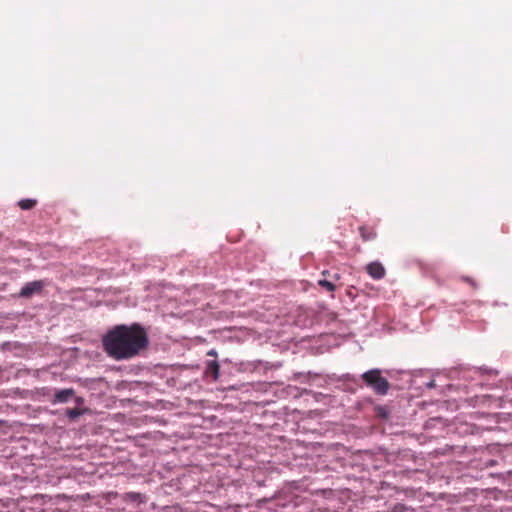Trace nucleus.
Here are the masks:
<instances>
[{"label": "nucleus", "instance_id": "obj_1", "mask_svg": "<svg viewBox=\"0 0 512 512\" xmlns=\"http://www.w3.org/2000/svg\"><path fill=\"white\" fill-rule=\"evenodd\" d=\"M149 345L146 330L138 323L116 325L102 338L105 353L116 361L132 359Z\"/></svg>", "mask_w": 512, "mask_h": 512}, {"label": "nucleus", "instance_id": "obj_2", "mask_svg": "<svg viewBox=\"0 0 512 512\" xmlns=\"http://www.w3.org/2000/svg\"><path fill=\"white\" fill-rule=\"evenodd\" d=\"M365 384L377 395H386L390 389L389 381L381 376L380 369H371L362 374Z\"/></svg>", "mask_w": 512, "mask_h": 512}, {"label": "nucleus", "instance_id": "obj_3", "mask_svg": "<svg viewBox=\"0 0 512 512\" xmlns=\"http://www.w3.org/2000/svg\"><path fill=\"white\" fill-rule=\"evenodd\" d=\"M66 403L74 402L75 407H68L66 409V416L71 420H75L78 416L89 412V409L84 406V399L75 395L71 389H66Z\"/></svg>", "mask_w": 512, "mask_h": 512}, {"label": "nucleus", "instance_id": "obj_4", "mask_svg": "<svg viewBox=\"0 0 512 512\" xmlns=\"http://www.w3.org/2000/svg\"><path fill=\"white\" fill-rule=\"evenodd\" d=\"M43 282L42 281H32L26 283L19 292V297L21 298H30L34 294H39L42 292Z\"/></svg>", "mask_w": 512, "mask_h": 512}, {"label": "nucleus", "instance_id": "obj_5", "mask_svg": "<svg viewBox=\"0 0 512 512\" xmlns=\"http://www.w3.org/2000/svg\"><path fill=\"white\" fill-rule=\"evenodd\" d=\"M367 273L375 280L384 278L386 271L380 262H371L366 266Z\"/></svg>", "mask_w": 512, "mask_h": 512}, {"label": "nucleus", "instance_id": "obj_6", "mask_svg": "<svg viewBox=\"0 0 512 512\" xmlns=\"http://www.w3.org/2000/svg\"><path fill=\"white\" fill-rule=\"evenodd\" d=\"M220 365L216 360H210L206 363L205 375L212 376L213 380L216 381L219 378Z\"/></svg>", "mask_w": 512, "mask_h": 512}, {"label": "nucleus", "instance_id": "obj_7", "mask_svg": "<svg viewBox=\"0 0 512 512\" xmlns=\"http://www.w3.org/2000/svg\"><path fill=\"white\" fill-rule=\"evenodd\" d=\"M359 232L363 241H372L377 236L375 229L368 226H360Z\"/></svg>", "mask_w": 512, "mask_h": 512}, {"label": "nucleus", "instance_id": "obj_8", "mask_svg": "<svg viewBox=\"0 0 512 512\" xmlns=\"http://www.w3.org/2000/svg\"><path fill=\"white\" fill-rule=\"evenodd\" d=\"M37 205V200L35 199H22L18 202V206L22 210H31Z\"/></svg>", "mask_w": 512, "mask_h": 512}, {"label": "nucleus", "instance_id": "obj_9", "mask_svg": "<svg viewBox=\"0 0 512 512\" xmlns=\"http://www.w3.org/2000/svg\"><path fill=\"white\" fill-rule=\"evenodd\" d=\"M318 285L323 287L324 289H326L329 292H333L336 289L335 284L332 281L327 280L326 278L320 279L318 281Z\"/></svg>", "mask_w": 512, "mask_h": 512}, {"label": "nucleus", "instance_id": "obj_10", "mask_svg": "<svg viewBox=\"0 0 512 512\" xmlns=\"http://www.w3.org/2000/svg\"><path fill=\"white\" fill-rule=\"evenodd\" d=\"M322 276L329 277L330 278L329 281H332V282L338 281L340 279V275L338 273L331 274L330 271H328V270H324L322 272Z\"/></svg>", "mask_w": 512, "mask_h": 512}, {"label": "nucleus", "instance_id": "obj_11", "mask_svg": "<svg viewBox=\"0 0 512 512\" xmlns=\"http://www.w3.org/2000/svg\"><path fill=\"white\" fill-rule=\"evenodd\" d=\"M462 279L469 283L473 288H477V284L475 283V281L469 277H462Z\"/></svg>", "mask_w": 512, "mask_h": 512}, {"label": "nucleus", "instance_id": "obj_12", "mask_svg": "<svg viewBox=\"0 0 512 512\" xmlns=\"http://www.w3.org/2000/svg\"><path fill=\"white\" fill-rule=\"evenodd\" d=\"M57 399L61 402L64 401V390H60L56 394Z\"/></svg>", "mask_w": 512, "mask_h": 512}, {"label": "nucleus", "instance_id": "obj_13", "mask_svg": "<svg viewBox=\"0 0 512 512\" xmlns=\"http://www.w3.org/2000/svg\"><path fill=\"white\" fill-rule=\"evenodd\" d=\"M207 356H210V357H217L218 356V353L215 349H211L207 352Z\"/></svg>", "mask_w": 512, "mask_h": 512}]
</instances>
